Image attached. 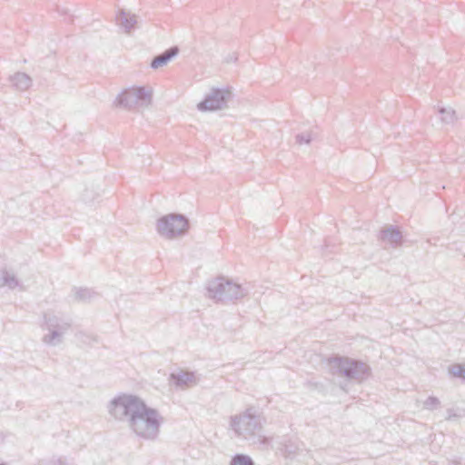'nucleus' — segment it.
Returning a JSON list of instances; mask_svg holds the SVG:
<instances>
[{
    "label": "nucleus",
    "instance_id": "f257e3e1",
    "mask_svg": "<svg viewBox=\"0 0 465 465\" xmlns=\"http://www.w3.org/2000/svg\"><path fill=\"white\" fill-rule=\"evenodd\" d=\"M109 414L116 420L125 422L128 429L143 440L153 441L160 434L163 417L154 408L134 395H120L108 404Z\"/></svg>",
    "mask_w": 465,
    "mask_h": 465
},
{
    "label": "nucleus",
    "instance_id": "f03ea898",
    "mask_svg": "<svg viewBox=\"0 0 465 465\" xmlns=\"http://www.w3.org/2000/svg\"><path fill=\"white\" fill-rule=\"evenodd\" d=\"M229 425L236 437L249 441L257 450L272 449L273 438L262 433V418L254 408H247L242 412L231 416Z\"/></svg>",
    "mask_w": 465,
    "mask_h": 465
},
{
    "label": "nucleus",
    "instance_id": "7ed1b4c3",
    "mask_svg": "<svg viewBox=\"0 0 465 465\" xmlns=\"http://www.w3.org/2000/svg\"><path fill=\"white\" fill-rule=\"evenodd\" d=\"M207 292L208 297L215 302H228L243 298L249 290L231 280L219 277L209 282Z\"/></svg>",
    "mask_w": 465,
    "mask_h": 465
},
{
    "label": "nucleus",
    "instance_id": "20e7f679",
    "mask_svg": "<svg viewBox=\"0 0 465 465\" xmlns=\"http://www.w3.org/2000/svg\"><path fill=\"white\" fill-rule=\"evenodd\" d=\"M330 364L337 373L359 382L368 379L371 373L366 363L350 358L336 357L330 361Z\"/></svg>",
    "mask_w": 465,
    "mask_h": 465
},
{
    "label": "nucleus",
    "instance_id": "39448f33",
    "mask_svg": "<svg viewBox=\"0 0 465 465\" xmlns=\"http://www.w3.org/2000/svg\"><path fill=\"white\" fill-rule=\"evenodd\" d=\"M189 228L188 219L180 213H169L157 220L156 231L163 238L172 240L183 236Z\"/></svg>",
    "mask_w": 465,
    "mask_h": 465
},
{
    "label": "nucleus",
    "instance_id": "423d86ee",
    "mask_svg": "<svg viewBox=\"0 0 465 465\" xmlns=\"http://www.w3.org/2000/svg\"><path fill=\"white\" fill-rule=\"evenodd\" d=\"M153 92L143 86L132 87L123 91L115 100L117 106L133 109L136 106L147 107L152 103Z\"/></svg>",
    "mask_w": 465,
    "mask_h": 465
},
{
    "label": "nucleus",
    "instance_id": "0eeeda50",
    "mask_svg": "<svg viewBox=\"0 0 465 465\" xmlns=\"http://www.w3.org/2000/svg\"><path fill=\"white\" fill-rule=\"evenodd\" d=\"M231 98L232 93L228 88H213L198 104L197 108L202 112L221 110L227 107V103Z\"/></svg>",
    "mask_w": 465,
    "mask_h": 465
},
{
    "label": "nucleus",
    "instance_id": "6e6552de",
    "mask_svg": "<svg viewBox=\"0 0 465 465\" xmlns=\"http://www.w3.org/2000/svg\"><path fill=\"white\" fill-rule=\"evenodd\" d=\"M44 324L43 330H54L66 333L71 328V321L53 312H46L43 315Z\"/></svg>",
    "mask_w": 465,
    "mask_h": 465
},
{
    "label": "nucleus",
    "instance_id": "1a4fd4ad",
    "mask_svg": "<svg viewBox=\"0 0 465 465\" xmlns=\"http://www.w3.org/2000/svg\"><path fill=\"white\" fill-rule=\"evenodd\" d=\"M170 380L176 388L185 390L197 385L200 378L193 371L179 370L170 375Z\"/></svg>",
    "mask_w": 465,
    "mask_h": 465
},
{
    "label": "nucleus",
    "instance_id": "9d476101",
    "mask_svg": "<svg viewBox=\"0 0 465 465\" xmlns=\"http://www.w3.org/2000/svg\"><path fill=\"white\" fill-rule=\"evenodd\" d=\"M277 450L286 460H293L300 450V446L296 440L282 437L278 442Z\"/></svg>",
    "mask_w": 465,
    "mask_h": 465
},
{
    "label": "nucleus",
    "instance_id": "9b49d317",
    "mask_svg": "<svg viewBox=\"0 0 465 465\" xmlns=\"http://www.w3.org/2000/svg\"><path fill=\"white\" fill-rule=\"evenodd\" d=\"M116 24L124 30L125 34L130 35L135 28L137 24V17L134 14L121 10L116 16Z\"/></svg>",
    "mask_w": 465,
    "mask_h": 465
},
{
    "label": "nucleus",
    "instance_id": "f8f14e48",
    "mask_svg": "<svg viewBox=\"0 0 465 465\" xmlns=\"http://www.w3.org/2000/svg\"><path fill=\"white\" fill-rule=\"evenodd\" d=\"M380 239L397 248L401 244L402 234L396 227L391 225L380 232Z\"/></svg>",
    "mask_w": 465,
    "mask_h": 465
},
{
    "label": "nucleus",
    "instance_id": "ddd939ff",
    "mask_svg": "<svg viewBox=\"0 0 465 465\" xmlns=\"http://www.w3.org/2000/svg\"><path fill=\"white\" fill-rule=\"evenodd\" d=\"M179 54V48L177 46H172L165 50L163 53L156 55L153 58L150 64L152 69H158L166 65L173 58Z\"/></svg>",
    "mask_w": 465,
    "mask_h": 465
},
{
    "label": "nucleus",
    "instance_id": "4468645a",
    "mask_svg": "<svg viewBox=\"0 0 465 465\" xmlns=\"http://www.w3.org/2000/svg\"><path fill=\"white\" fill-rule=\"evenodd\" d=\"M13 86L19 91H25L32 85V78L25 73H15L9 78Z\"/></svg>",
    "mask_w": 465,
    "mask_h": 465
},
{
    "label": "nucleus",
    "instance_id": "2eb2a0df",
    "mask_svg": "<svg viewBox=\"0 0 465 465\" xmlns=\"http://www.w3.org/2000/svg\"><path fill=\"white\" fill-rule=\"evenodd\" d=\"M48 332L42 337V341L49 346H57L64 341V332L46 330Z\"/></svg>",
    "mask_w": 465,
    "mask_h": 465
},
{
    "label": "nucleus",
    "instance_id": "dca6fc26",
    "mask_svg": "<svg viewBox=\"0 0 465 465\" xmlns=\"http://www.w3.org/2000/svg\"><path fill=\"white\" fill-rule=\"evenodd\" d=\"M2 281L3 287L7 286L11 290H14L18 287L21 291L25 290V288L20 284V282L16 278L15 273L8 272L5 269L4 270Z\"/></svg>",
    "mask_w": 465,
    "mask_h": 465
},
{
    "label": "nucleus",
    "instance_id": "f3484780",
    "mask_svg": "<svg viewBox=\"0 0 465 465\" xmlns=\"http://www.w3.org/2000/svg\"><path fill=\"white\" fill-rule=\"evenodd\" d=\"M438 113L440 115V121L444 124H452L456 121V113L450 107H440Z\"/></svg>",
    "mask_w": 465,
    "mask_h": 465
},
{
    "label": "nucleus",
    "instance_id": "a211bd4d",
    "mask_svg": "<svg viewBox=\"0 0 465 465\" xmlns=\"http://www.w3.org/2000/svg\"><path fill=\"white\" fill-rule=\"evenodd\" d=\"M229 465H255V463L249 455L237 453L232 457Z\"/></svg>",
    "mask_w": 465,
    "mask_h": 465
},
{
    "label": "nucleus",
    "instance_id": "6ab92c4d",
    "mask_svg": "<svg viewBox=\"0 0 465 465\" xmlns=\"http://www.w3.org/2000/svg\"><path fill=\"white\" fill-rule=\"evenodd\" d=\"M94 296V292L87 288H79L74 290V298L79 302L90 301Z\"/></svg>",
    "mask_w": 465,
    "mask_h": 465
},
{
    "label": "nucleus",
    "instance_id": "aec40b11",
    "mask_svg": "<svg viewBox=\"0 0 465 465\" xmlns=\"http://www.w3.org/2000/svg\"><path fill=\"white\" fill-rule=\"evenodd\" d=\"M449 373L455 378L465 380V364H453L450 366Z\"/></svg>",
    "mask_w": 465,
    "mask_h": 465
},
{
    "label": "nucleus",
    "instance_id": "412c9836",
    "mask_svg": "<svg viewBox=\"0 0 465 465\" xmlns=\"http://www.w3.org/2000/svg\"><path fill=\"white\" fill-rule=\"evenodd\" d=\"M424 408L430 411L435 410L440 405V401L434 396H430L423 403Z\"/></svg>",
    "mask_w": 465,
    "mask_h": 465
},
{
    "label": "nucleus",
    "instance_id": "4be33fe9",
    "mask_svg": "<svg viewBox=\"0 0 465 465\" xmlns=\"http://www.w3.org/2000/svg\"><path fill=\"white\" fill-rule=\"evenodd\" d=\"M312 141V134L310 133H306V134H297L296 135V142L299 143V144H302V143H310Z\"/></svg>",
    "mask_w": 465,
    "mask_h": 465
},
{
    "label": "nucleus",
    "instance_id": "5701e85b",
    "mask_svg": "<svg viewBox=\"0 0 465 465\" xmlns=\"http://www.w3.org/2000/svg\"><path fill=\"white\" fill-rule=\"evenodd\" d=\"M50 465H66L64 460L61 458L53 459L49 460Z\"/></svg>",
    "mask_w": 465,
    "mask_h": 465
},
{
    "label": "nucleus",
    "instance_id": "b1692460",
    "mask_svg": "<svg viewBox=\"0 0 465 465\" xmlns=\"http://www.w3.org/2000/svg\"><path fill=\"white\" fill-rule=\"evenodd\" d=\"M226 63H231V62H236L237 61V56L235 54H230L228 55V57L225 59Z\"/></svg>",
    "mask_w": 465,
    "mask_h": 465
},
{
    "label": "nucleus",
    "instance_id": "393cba45",
    "mask_svg": "<svg viewBox=\"0 0 465 465\" xmlns=\"http://www.w3.org/2000/svg\"><path fill=\"white\" fill-rule=\"evenodd\" d=\"M4 270L5 269L0 268V288L3 287L2 278H3Z\"/></svg>",
    "mask_w": 465,
    "mask_h": 465
},
{
    "label": "nucleus",
    "instance_id": "a878e982",
    "mask_svg": "<svg viewBox=\"0 0 465 465\" xmlns=\"http://www.w3.org/2000/svg\"><path fill=\"white\" fill-rule=\"evenodd\" d=\"M448 412H449V415L446 418V420H451L453 417H456V414H452L450 410H449Z\"/></svg>",
    "mask_w": 465,
    "mask_h": 465
},
{
    "label": "nucleus",
    "instance_id": "bb28decb",
    "mask_svg": "<svg viewBox=\"0 0 465 465\" xmlns=\"http://www.w3.org/2000/svg\"><path fill=\"white\" fill-rule=\"evenodd\" d=\"M37 465H50L49 461H40Z\"/></svg>",
    "mask_w": 465,
    "mask_h": 465
},
{
    "label": "nucleus",
    "instance_id": "cd10ccee",
    "mask_svg": "<svg viewBox=\"0 0 465 465\" xmlns=\"http://www.w3.org/2000/svg\"><path fill=\"white\" fill-rule=\"evenodd\" d=\"M0 465H5V464L0 463Z\"/></svg>",
    "mask_w": 465,
    "mask_h": 465
}]
</instances>
